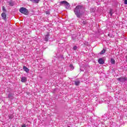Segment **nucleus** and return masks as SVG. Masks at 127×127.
Segmentation results:
<instances>
[{
    "label": "nucleus",
    "mask_w": 127,
    "mask_h": 127,
    "mask_svg": "<svg viewBox=\"0 0 127 127\" xmlns=\"http://www.w3.org/2000/svg\"><path fill=\"white\" fill-rule=\"evenodd\" d=\"M73 11L77 17L80 18L82 14H83V11H84V7L83 5H77L74 9Z\"/></svg>",
    "instance_id": "1"
},
{
    "label": "nucleus",
    "mask_w": 127,
    "mask_h": 127,
    "mask_svg": "<svg viewBox=\"0 0 127 127\" xmlns=\"http://www.w3.org/2000/svg\"><path fill=\"white\" fill-rule=\"evenodd\" d=\"M20 12L23 13V14H25V15H28V10L25 7H21L19 9Z\"/></svg>",
    "instance_id": "2"
},
{
    "label": "nucleus",
    "mask_w": 127,
    "mask_h": 127,
    "mask_svg": "<svg viewBox=\"0 0 127 127\" xmlns=\"http://www.w3.org/2000/svg\"><path fill=\"white\" fill-rule=\"evenodd\" d=\"M118 81L121 82H124L125 81H127V78L126 77H119L117 78Z\"/></svg>",
    "instance_id": "3"
},
{
    "label": "nucleus",
    "mask_w": 127,
    "mask_h": 127,
    "mask_svg": "<svg viewBox=\"0 0 127 127\" xmlns=\"http://www.w3.org/2000/svg\"><path fill=\"white\" fill-rule=\"evenodd\" d=\"M98 63L99 64H104L105 61H104V60L102 58H100L98 60Z\"/></svg>",
    "instance_id": "4"
},
{
    "label": "nucleus",
    "mask_w": 127,
    "mask_h": 127,
    "mask_svg": "<svg viewBox=\"0 0 127 127\" xmlns=\"http://www.w3.org/2000/svg\"><path fill=\"white\" fill-rule=\"evenodd\" d=\"M1 15L4 20H5V19H6V14H5V12L2 13Z\"/></svg>",
    "instance_id": "5"
},
{
    "label": "nucleus",
    "mask_w": 127,
    "mask_h": 127,
    "mask_svg": "<svg viewBox=\"0 0 127 127\" xmlns=\"http://www.w3.org/2000/svg\"><path fill=\"white\" fill-rule=\"evenodd\" d=\"M44 40H45V41H48V40H49V33H48L47 35H46L45 36Z\"/></svg>",
    "instance_id": "6"
},
{
    "label": "nucleus",
    "mask_w": 127,
    "mask_h": 127,
    "mask_svg": "<svg viewBox=\"0 0 127 127\" xmlns=\"http://www.w3.org/2000/svg\"><path fill=\"white\" fill-rule=\"evenodd\" d=\"M26 81H27V79L26 78V77H23L21 78V82H22V83H25Z\"/></svg>",
    "instance_id": "7"
},
{
    "label": "nucleus",
    "mask_w": 127,
    "mask_h": 127,
    "mask_svg": "<svg viewBox=\"0 0 127 127\" xmlns=\"http://www.w3.org/2000/svg\"><path fill=\"white\" fill-rule=\"evenodd\" d=\"M23 69L24 70V71H25V72H26V73H28V72H29V69H28V68H27L26 66H24L23 67Z\"/></svg>",
    "instance_id": "8"
},
{
    "label": "nucleus",
    "mask_w": 127,
    "mask_h": 127,
    "mask_svg": "<svg viewBox=\"0 0 127 127\" xmlns=\"http://www.w3.org/2000/svg\"><path fill=\"white\" fill-rule=\"evenodd\" d=\"M7 3H8L9 5H10L11 6H13V5H14V3L12 1H8Z\"/></svg>",
    "instance_id": "9"
},
{
    "label": "nucleus",
    "mask_w": 127,
    "mask_h": 127,
    "mask_svg": "<svg viewBox=\"0 0 127 127\" xmlns=\"http://www.w3.org/2000/svg\"><path fill=\"white\" fill-rule=\"evenodd\" d=\"M64 6H65L66 8H69V7H70V4H69L68 2L66 1L64 4Z\"/></svg>",
    "instance_id": "10"
},
{
    "label": "nucleus",
    "mask_w": 127,
    "mask_h": 127,
    "mask_svg": "<svg viewBox=\"0 0 127 127\" xmlns=\"http://www.w3.org/2000/svg\"><path fill=\"white\" fill-rule=\"evenodd\" d=\"M75 85L76 86H79V85H80V80H78L76 79L75 81Z\"/></svg>",
    "instance_id": "11"
},
{
    "label": "nucleus",
    "mask_w": 127,
    "mask_h": 127,
    "mask_svg": "<svg viewBox=\"0 0 127 127\" xmlns=\"http://www.w3.org/2000/svg\"><path fill=\"white\" fill-rule=\"evenodd\" d=\"M32 2H34V3H38L39 2V0H30Z\"/></svg>",
    "instance_id": "12"
},
{
    "label": "nucleus",
    "mask_w": 127,
    "mask_h": 127,
    "mask_svg": "<svg viewBox=\"0 0 127 127\" xmlns=\"http://www.w3.org/2000/svg\"><path fill=\"white\" fill-rule=\"evenodd\" d=\"M65 3H66V1L65 0L62 1L60 2V4H61V5H64Z\"/></svg>",
    "instance_id": "13"
},
{
    "label": "nucleus",
    "mask_w": 127,
    "mask_h": 127,
    "mask_svg": "<svg viewBox=\"0 0 127 127\" xmlns=\"http://www.w3.org/2000/svg\"><path fill=\"white\" fill-rule=\"evenodd\" d=\"M81 23H82V24H84V25H85V24H87L88 23V22L86 20H82L81 21Z\"/></svg>",
    "instance_id": "14"
},
{
    "label": "nucleus",
    "mask_w": 127,
    "mask_h": 127,
    "mask_svg": "<svg viewBox=\"0 0 127 127\" xmlns=\"http://www.w3.org/2000/svg\"><path fill=\"white\" fill-rule=\"evenodd\" d=\"M111 64H116V61L114 59H111Z\"/></svg>",
    "instance_id": "15"
},
{
    "label": "nucleus",
    "mask_w": 127,
    "mask_h": 127,
    "mask_svg": "<svg viewBox=\"0 0 127 127\" xmlns=\"http://www.w3.org/2000/svg\"><path fill=\"white\" fill-rule=\"evenodd\" d=\"M109 13L110 14V16H113V9H111L109 11Z\"/></svg>",
    "instance_id": "16"
},
{
    "label": "nucleus",
    "mask_w": 127,
    "mask_h": 127,
    "mask_svg": "<svg viewBox=\"0 0 127 127\" xmlns=\"http://www.w3.org/2000/svg\"><path fill=\"white\" fill-rule=\"evenodd\" d=\"M106 52V50L103 49V50L101 52L100 54H104Z\"/></svg>",
    "instance_id": "17"
},
{
    "label": "nucleus",
    "mask_w": 127,
    "mask_h": 127,
    "mask_svg": "<svg viewBox=\"0 0 127 127\" xmlns=\"http://www.w3.org/2000/svg\"><path fill=\"white\" fill-rule=\"evenodd\" d=\"M2 11H4V12H6V10L5 9V8H4V6L2 7Z\"/></svg>",
    "instance_id": "18"
},
{
    "label": "nucleus",
    "mask_w": 127,
    "mask_h": 127,
    "mask_svg": "<svg viewBox=\"0 0 127 127\" xmlns=\"http://www.w3.org/2000/svg\"><path fill=\"white\" fill-rule=\"evenodd\" d=\"M9 120H11V119H13V115H9Z\"/></svg>",
    "instance_id": "19"
},
{
    "label": "nucleus",
    "mask_w": 127,
    "mask_h": 127,
    "mask_svg": "<svg viewBox=\"0 0 127 127\" xmlns=\"http://www.w3.org/2000/svg\"><path fill=\"white\" fill-rule=\"evenodd\" d=\"M69 67L71 70H74V66H73L72 64H70Z\"/></svg>",
    "instance_id": "20"
},
{
    "label": "nucleus",
    "mask_w": 127,
    "mask_h": 127,
    "mask_svg": "<svg viewBox=\"0 0 127 127\" xmlns=\"http://www.w3.org/2000/svg\"><path fill=\"white\" fill-rule=\"evenodd\" d=\"M77 47L76 46H74L73 47V49L74 50H77Z\"/></svg>",
    "instance_id": "21"
},
{
    "label": "nucleus",
    "mask_w": 127,
    "mask_h": 127,
    "mask_svg": "<svg viewBox=\"0 0 127 127\" xmlns=\"http://www.w3.org/2000/svg\"><path fill=\"white\" fill-rule=\"evenodd\" d=\"M124 3H125V4H127V0H125V1H124Z\"/></svg>",
    "instance_id": "22"
},
{
    "label": "nucleus",
    "mask_w": 127,
    "mask_h": 127,
    "mask_svg": "<svg viewBox=\"0 0 127 127\" xmlns=\"http://www.w3.org/2000/svg\"><path fill=\"white\" fill-rule=\"evenodd\" d=\"M11 97V95H10V94H8V98H10Z\"/></svg>",
    "instance_id": "23"
},
{
    "label": "nucleus",
    "mask_w": 127,
    "mask_h": 127,
    "mask_svg": "<svg viewBox=\"0 0 127 127\" xmlns=\"http://www.w3.org/2000/svg\"><path fill=\"white\" fill-rule=\"evenodd\" d=\"M46 14H50L49 11H46Z\"/></svg>",
    "instance_id": "24"
},
{
    "label": "nucleus",
    "mask_w": 127,
    "mask_h": 127,
    "mask_svg": "<svg viewBox=\"0 0 127 127\" xmlns=\"http://www.w3.org/2000/svg\"><path fill=\"white\" fill-rule=\"evenodd\" d=\"M67 127H70V126H68Z\"/></svg>",
    "instance_id": "25"
}]
</instances>
